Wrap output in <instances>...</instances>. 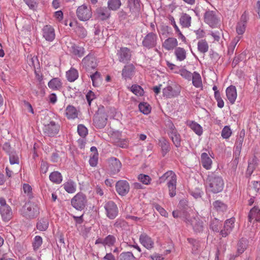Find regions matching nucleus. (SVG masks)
<instances>
[{"instance_id":"obj_1","label":"nucleus","mask_w":260,"mask_h":260,"mask_svg":"<svg viewBox=\"0 0 260 260\" xmlns=\"http://www.w3.org/2000/svg\"><path fill=\"white\" fill-rule=\"evenodd\" d=\"M206 186L208 191L216 193L222 190L224 182L221 177L211 172L208 175L206 181Z\"/></svg>"},{"instance_id":"obj_2","label":"nucleus","mask_w":260,"mask_h":260,"mask_svg":"<svg viewBox=\"0 0 260 260\" xmlns=\"http://www.w3.org/2000/svg\"><path fill=\"white\" fill-rule=\"evenodd\" d=\"M160 183L167 180L169 195L173 197L176 195L177 177L176 174L172 171H169L159 178Z\"/></svg>"},{"instance_id":"obj_3","label":"nucleus","mask_w":260,"mask_h":260,"mask_svg":"<svg viewBox=\"0 0 260 260\" xmlns=\"http://www.w3.org/2000/svg\"><path fill=\"white\" fill-rule=\"evenodd\" d=\"M21 212L22 215L27 219L34 218L39 214V207L34 203L28 202L22 207Z\"/></svg>"},{"instance_id":"obj_4","label":"nucleus","mask_w":260,"mask_h":260,"mask_svg":"<svg viewBox=\"0 0 260 260\" xmlns=\"http://www.w3.org/2000/svg\"><path fill=\"white\" fill-rule=\"evenodd\" d=\"M0 214L4 221L10 220L13 215L11 208L6 203L5 199L3 198H0Z\"/></svg>"},{"instance_id":"obj_5","label":"nucleus","mask_w":260,"mask_h":260,"mask_svg":"<svg viewBox=\"0 0 260 260\" xmlns=\"http://www.w3.org/2000/svg\"><path fill=\"white\" fill-rule=\"evenodd\" d=\"M76 15L78 19L83 21L89 20L92 16V12L89 6L83 4L78 7Z\"/></svg>"},{"instance_id":"obj_6","label":"nucleus","mask_w":260,"mask_h":260,"mask_svg":"<svg viewBox=\"0 0 260 260\" xmlns=\"http://www.w3.org/2000/svg\"><path fill=\"white\" fill-rule=\"evenodd\" d=\"M180 90V86L176 83H173L163 89V94L168 98L176 97L179 95Z\"/></svg>"},{"instance_id":"obj_7","label":"nucleus","mask_w":260,"mask_h":260,"mask_svg":"<svg viewBox=\"0 0 260 260\" xmlns=\"http://www.w3.org/2000/svg\"><path fill=\"white\" fill-rule=\"evenodd\" d=\"M86 203V197L82 193H77L71 200L72 206L76 210H83Z\"/></svg>"},{"instance_id":"obj_8","label":"nucleus","mask_w":260,"mask_h":260,"mask_svg":"<svg viewBox=\"0 0 260 260\" xmlns=\"http://www.w3.org/2000/svg\"><path fill=\"white\" fill-rule=\"evenodd\" d=\"M205 21L211 27H216L219 25V21L216 15L215 12L207 11L204 15Z\"/></svg>"},{"instance_id":"obj_9","label":"nucleus","mask_w":260,"mask_h":260,"mask_svg":"<svg viewBox=\"0 0 260 260\" xmlns=\"http://www.w3.org/2000/svg\"><path fill=\"white\" fill-rule=\"evenodd\" d=\"M82 64L87 71H90L96 67V60L93 55L88 54L82 59Z\"/></svg>"},{"instance_id":"obj_10","label":"nucleus","mask_w":260,"mask_h":260,"mask_svg":"<svg viewBox=\"0 0 260 260\" xmlns=\"http://www.w3.org/2000/svg\"><path fill=\"white\" fill-rule=\"evenodd\" d=\"M157 35L153 32L148 33L142 41L143 45L148 49L154 47L156 45Z\"/></svg>"},{"instance_id":"obj_11","label":"nucleus","mask_w":260,"mask_h":260,"mask_svg":"<svg viewBox=\"0 0 260 260\" xmlns=\"http://www.w3.org/2000/svg\"><path fill=\"white\" fill-rule=\"evenodd\" d=\"M59 129V126L54 121H50L45 124L43 128L44 133L47 136L53 137L56 135Z\"/></svg>"},{"instance_id":"obj_12","label":"nucleus","mask_w":260,"mask_h":260,"mask_svg":"<svg viewBox=\"0 0 260 260\" xmlns=\"http://www.w3.org/2000/svg\"><path fill=\"white\" fill-rule=\"evenodd\" d=\"M117 55L120 62L127 63L131 59V51L126 47H121L117 51Z\"/></svg>"},{"instance_id":"obj_13","label":"nucleus","mask_w":260,"mask_h":260,"mask_svg":"<svg viewBox=\"0 0 260 260\" xmlns=\"http://www.w3.org/2000/svg\"><path fill=\"white\" fill-rule=\"evenodd\" d=\"M107 216L110 219H114L118 214V208L113 201L106 203L104 206Z\"/></svg>"},{"instance_id":"obj_14","label":"nucleus","mask_w":260,"mask_h":260,"mask_svg":"<svg viewBox=\"0 0 260 260\" xmlns=\"http://www.w3.org/2000/svg\"><path fill=\"white\" fill-rule=\"evenodd\" d=\"M43 37L48 42H52L55 37V30L54 28L50 25H45L42 29Z\"/></svg>"},{"instance_id":"obj_15","label":"nucleus","mask_w":260,"mask_h":260,"mask_svg":"<svg viewBox=\"0 0 260 260\" xmlns=\"http://www.w3.org/2000/svg\"><path fill=\"white\" fill-rule=\"evenodd\" d=\"M116 190L117 193L122 196L126 195L129 191V185L126 180H119L115 185Z\"/></svg>"},{"instance_id":"obj_16","label":"nucleus","mask_w":260,"mask_h":260,"mask_svg":"<svg viewBox=\"0 0 260 260\" xmlns=\"http://www.w3.org/2000/svg\"><path fill=\"white\" fill-rule=\"evenodd\" d=\"M128 7L133 16L139 15L141 11L140 0H128Z\"/></svg>"},{"instance_id":"obj_17","label":"nucleus","mask_w":260,"mask_h":260,"mask_svg":"<svg viewBox=\"0 0 260 260\" xmlns=\"http://www.w3.org/2000/svg\"><path fill=\"white\" fill-rule=\"evenodd\" d=\"M109 168L112 174H116L119 172L122 165L119 160L115 157H111L108 160Z\"/></svg>"},{"instance_id":"obj_18","label":"nucleus","mask_w":260,"mask_h":260,"mask_svg":"<svg viewBox=\"0 0 260 260\" xmlns=\"http://www.w3.org/2000/svg\"><path fill=\"white\" fill-rule=\"evenodd\" d=\"M135 72V68L132 64H128L124 67L122 70V76L125 80L131 79Z\"/></svg>"},{"instance_id":"obj_19","label":"nucleus","mask_w":260,"mask_h":260,"mask_svg":"<svg viewBox=\"0 0 260 260\" xmlns=\"http://www.w3.org/2000/svg\"><path fill=\"white\" fill-rule=\"evenodd\" d=\"M225 92L228 100L231 104H234L237 97L236 87L231 85L226 88Z\"/></svg>"},{"instance_id":"obj_20","label":"nucleus","mask_w":260,"mask_h":260,"mask_svg":"<svg viewBox=\"0 0 260 260\" xmlns=\"http://www.w3.org/2000/svg\"><path fill=\"white\" fill-rule=\"evenodd\" d=\"M140 243L147 249H151L153 247L154 242L151 238L145 233L140 236Z\"/></svg>"},{"instance_id":"obj_21","label":"nucleus","mask_w":260,"mask_h":260,"mask_svg":"<svg viewBox=\"0 0 260 260\" xmlns=\"http://www.w3.org/2000/svg\"><path fill=\"white\" fill-rule=\"evenodd\" d=\"M126 218L128 220L127 222H125L124 221H122L121 222L120 221L117 222L116 223V226L119 225L120 228L122 226H125L127 223H130L131 221L134 222L136 223V224H131L127 225L128 226H135V225H140V223L142 222V219L138 218L136 216H127L126 217Z\"/></svg>"},{"instance_id":"obj_22","label":"nucleus","mask_w":260,"mask_h":260,"mask_svg":"<svg viewBox=\"0 0 260 260\" xmlns=\"http://www.w3.org/2000/svg\"><path fill=\"white\" fill-rule=\"evenodd\" d=\"M178 45V41L175 38H169L162 43V47L167 50L170 51L174 49Z\"/></svg>"},{"instance_id":"obj_23","label":"nucleus","mask_w":260,"mask_h":260,"mask_svg":"<svg viewBox=\"0 0 260 260\" xmlns=\"http://www.w3.org/2000/svg\"><path fill=\"white\" fill-rule=\"evenodd\" d=\"M246 20L245 16H242L240 20L237 23L236 27V32L238 36H242L245 31Z\"/></svg>"},{"instance_id":"obj_24","label":"nucleus","mask_w":260,"mask_h":260,"mask_svg":"<svg viewBox=\"0 0 260 260\" xmlns=\"http://www.w3.org/2000/svg\"><path fill=\"white\" fill-rule=\"evenodd\" d=\"M244 136H245V132L244 130H243L240 132L238 137L237 138L236 143H235V153L236 155H239L241 152Z\"/></svg>"},{"instance_id":"obj_25","label":"nucleus","mask_w":260,"mask_h":260,"mask_svg":"<svg viewBox=\"0 0 260 260\" xmlns=\"http://www.w3.org/2000/svg\"><path fill=\"white\" fill-rule=\"evenodd\" d=\"M249 220L250 222L254 221H258L260 220V210L254 207L249 212Z\"/></svg>"},{"instance_id":"obj_26","label":"nucleus","mask_w":260,"mask_h":260,"mask_svg":"<svg viewBox=\"0 0 260 260\" xmlns=\"http://www.w3.org/2000/svg\"><path fill=\"white\" fill-rule=\"evenodd\" d=\"M169 135L176 147H180L181 145V138L177 131L174 128L171 129Z\"/></svg>"},{"instance_id":"obj_27","label":"nucleus","mask_w":260,"mask_h":260,"mask_svg":"<svg viewBox=\"0 0 260 260\" xmlns=\"http://www.w3.org/2000/svg\"><path fill=\"white\" fill-rule=\"evenodd\" d=\"M62 186L64 190L69 193H73L76 190V184L72 180H69L65 182Z\"/></svg>"},{"instance_id":"obj_28","label":"nucleus","mask_w":260,"mask_h":260,"mask_svg":"<svg viewBox=\"0 0 260 260\" xmlns=\"http://www.w3.org/2000/svg\"><path fill=\"white\" fill-rule=\"evenodd\" d=\"M201 162L202 166L207 170L211 168L212 161L207 153H203L201 154Z\"/></svg>"},{"instance_id":"obj_29","label":"nucleus","mask_w":260,"mask_h":260,"mask_svg":"<svg viewBox=\"0 0 260 260\" xmlns=\"http://www.w3.org/2000/svg\"><path fill=\"white\" fill-rule=\"evenodd\" d=\"M186 51L181 47H177L174 51V54L177 60L182 61L185 60L186 58Z\"/></svg>"},{"instance_id":"obj_30","label":"nucleus","mask_w":260,"mask_h":260,"mask_svg":"<svg viewBox=\"0 0 260 260\" xmlns=\"http://www.w3.org/2000/svg\"><path fill=\"white\" fill-rule=\"evenodd\" d=\"M192 83L193 85L196 88H202L203 83L202 78L199 73L197 72H194L192 73L191 77Z\"/></svg>"},{"instance_id":"obj_31","label":"nucleus","mask_w":260,"mask_h":260,"mask_svg":"<svg viewBox=\"0 0 260 260\" xmlns=\"http://www.w3.org/2000/svg\"><path fill=\"white\" fill-rule=\"evenodd\" d=\"M187 125L198 136L202 135V127L196 122L188 121L187 122Z\"/></svg>"},{"instance_id":"obj_32","label":"nucleus","mask_w":260,"mask_h":260,"mask_svg":"<svg viewBox=\"0 0 260 260\" xmlns=\"http://www.w3.org/2000/svg\"><path fill=\"white\" fill-rule=\"evenodd\" d=\"M79 73L77 70L74 68H71L66 72V77L69 82H74L78 79Z\"/></svg>"},{"instance_id":"obj_33","label":"nucleus","mask_w":260,"mask_h":260,"mask_svg":"<svg viewBox=\"0 0 260 260\" xmlns=\"http://www.w3.org/2000/svg\"><path fill=\"white\" fill-rule=\"evenodd\" d=\"M110 12L107 8H100L96 10L97 18L101 20H104L110 16Z\"/></svg>"},{"instance_id":"obj_34","label":"nucleus","mask_w":260,"mask_h":260,"mask_svg":"<svg viewBox=\"0 0 260 260\" xmlns=\"http://www.w3.org/2000/svg\"><path fill=\"white\" fill-rule=\"evenodd\" d=\"M78 111L73 106L69 105L66 109V115L68 119H74L78 117Z\"/></svg>"},{"instance_id":"obj_35","label":"nucleus","mask_w":260,"mask_h":260,"mask_svg":"<svg viewBox=\"0 0 260 260\" xmlns=\"http://www.w3.org/2000/svg\"><path fill=\"white\" fill-rule=\"evenodd\" d=\"M48 86L52 90H58L62 87V82L59 78H54L48 82Z\"/></svg>"},{"instance_id":"obj_36","label":"nucleus","mask_w":260,"mask_h":260,"mask_svg":"<svg viewBox=\"0 0 260 260\" xmlns=\"http://www.w3.org/2000/svg\"><path fill=\"white\" fill-rule=\"evenodd\" d=\"M158 145L161 147L163 156H165L169 151L170 149L169 142L162 138L159 140Z\"/></svg>"},{"instance_id":"obj_37","label":"nucleus","mask_w":260,"mask_h":260,"mask_svg":"<svg viewBox=\"0 0 260 260\" xmlns=\"http://www.w3.org/2000/svg\"><path fill=\"white\" fill-rule=\"evenodd\" d=\"M209 45L205 40H201L198 42V50L201 53L205 54L208 51Z\"/></svg>"},{"instance_id":"obj_38","label":"nucleus","mask_w":260,"mask_h":260,"mask_svg":"<svg viewBox=\"0 0 260 260\" xmlns=\"http://www.w3.org/2000/svg\"><path fill=\"white\" fill-rule=\"evenodd\" d=\"M191 17L186 13L183 14L180 18V23L183 27H189L191 24Z\"/></svg>"},{"instance_id":"obj_39","label":"nucleus","mask_w":260,"mask_h":260,"mask_svg":"<svg viewBox=\"0 0 260 260\" xmlns=\"http://www.w3.org/2000/svg\"><path fill=\"white\" fill-rule=\"evenodd\" d=\"M49 179L52 182L59 184L62 180V177L60 173L58 171H54L50 174Z\"/></svg>"},{"instance_id":"obj_40","label":"nucleus","mask_w":260,"mask_h":260,"mask_svg":"<svg viewBox=\"0 0 260 260\" xmlns=\"http://www.w3.org/2000/svg\"><path fill=\"white\" fill-rule=\"evenodd\" d=\"M71 51L74 55L81 57L84 54L85 49L83 47L74 45L71 47Z\"/></svg>"},{"instance_id":"obj_41","label":"nucleus","mask_w":260,"mask_h":260,"mask_svg":"<svg viewBox=\"0 0 260 260\" xmlns=\"http://www.w3.org/2000/svg\"><path fill=\"white\" fill-rule=\"evenodd\" d=\"M90 78L92 82V85L94 87H98L102 82V78L100 74L96 71L94 74L90 75Z\"/></svg>"},{"instance_id":"obj_42","label":"nucleus","mask_w":260,"mask_h":260,"mask_svg":"<svg viewBox=\"0 0 260 260\" xmlns=\"http://www.w3.org/2000/svg\"><path fill=\"white\" fill-rule=\"evenodd\" d=\"M119 260H137L131 252H123L119 255Z\"/></svg>"},{"instance_id":"obj_43","label":"nucleus","mask_w":260,"mask_h":260,"mask_svg":"<svg viewBox=\"0 0 260 260\" xmlns=\"http://www.w3.org/2000/svg\"><path fill=\"white\" fill-rule=\"evenodd\" d=\"M169 19L171 24L173 25L175 30L176 32L178 34L179 37H180L182 39H185V37L182 35L179 27L177 25L174 17L173 16H170L169 18Z\"/></svg>"},{"instance_id":"obj_44","label":"nucleus","mask_w":260,"mask_h":260,"mask_svg":"<svg viewBox=\"0 0 260 260\" xmlns=\"http://www.w3.org/2000/svg\"><path fill=\"white\" fill-rule=\"evenodd\" d=\"M131 91L137 96H142L144 94L143 89L138 85H133L131 87Z\"/></svg>"},{"instance_id":"obj_45","label":"nucleus","mask_w":260,"mask_h":260,"mask_svg":"<svg viewBox=\"0 0 260 260\" xmlns=\"http://www.w3.org/2000/svg\"><path fill=\"white\" fill-rule=\"evenodd\" d=\"M108 7L112 10H117L121 6L120 0H109L108 1Z\"/></svg>"},{"instance_id":"obj_46","label":"nucleus","mask_w":260,"mask_h":260,"mask_svg":"<svg viewBox=\"0 0 260 260\" xmlns=\"http://www.w3.org/2000/svg\"><path fill=\"white\" fill-rule=\"evenodd\" d=\"M140 111L144 114H148L151 111V107L149 104L146 103H141L139 105Z\"/></svg>"},{"instance_id":"obj_47","label":"nucleus","mask_w":260,"mask_h":260,"mask_svg":"<svg viewBox=\"0 0 260 260\" xmlns=\"http://www.w3.org/2000/svg\"><path fill=\"white\" fill-rule=\"evenodd\" d=\"M213 206L218 211H224L226 209V206L219 201H215L213 203Z\"/></svg>"},{"instance_id":"obj_48","label":"nucleus","mask_w":260,"mask_h":260,"mask_svg":"<svg viewBox=\"0 0 260 260\" xmlns=\"http://www.w3.org/2000/svg\"><path fill=\"white\" fill-rule=\"evenodd\" d=\"M179 73L184 79H185L188 81L191 80L192 73L189 72L187 70L181 69V70H180Z\"/></svg>"},{"instance_id":"obj_49","label":"nucleus","mask_w":260,"mask_h":260,"mask_svg":"<svg viewBox=\"0 0 260 260\" xmlns=\"http://www.w3.org/2000/svg\"><path fill=\"white\" fill-rule=\"evenodd\" d=\"M232 133V131L230 127L228 126H225L221 131V136L223 139H226L230 137Z\"/></svg>"},{"instance_id":"obj_50","label":"nucleus","mask_w":260,"mask_h":260,"mask_svg":"<svg viewBox=\"0 0 260 260\" xmlns=\"http://www.w3.org/2000/svg\"><path fill=\"white\" fill-rule=\"evenodd\" d=\"M256 161L255 159H252L248 163V168L247 169V174L251 175L255 168V165Z\"/></svg>"},{"instance_id":"obj_51","label":"nucleus","mask_w":260,"mask_h":260,"mask_svg":"<svg viewBox=\"0 0 260 260\" xmlns=\"http://www.w3.org/2000/svg\"><path fill=\"white\" fill-rule=\"evenodd\" d=\"M42 244V239L39 236H36L34 238L33 247L35 250L38 249Z\"/></svg>"},{"instance_id":"obj_52","label":"nucleus","mask_w":260,"mask_h":260,"mask_svg":"<svg viewBox=\"0 0 260 260\" xmlns=\"http://www.w3.org/2000/svg\"><path fill=\"white\" fill-rule=\"evenodd\" d=\"M138 180L145 185H148L150 182V177L147 175L140 174L138 176Z\"/></svg>"},{"instance_id":"obj_53","label":"nucleus","mask_w":260,"mask_h":260,"mask_svg":"<svg viewBox=\"0 0 260 260\" xmlns=\"http://www.w3.org/2000/svg\"><path fill=\"white\" fill-rule=\"evenodd\" d=\"M79 135L82 137H85L88 134L87 128L82 124H79L77 129Z\"/></svg>"},{"instance_id":"obj_54","label":"nucleus","mask_w":260,"mask_h":260,"mask_svg":"<svg viewBox=\"0 0 260 260\" xmlns=\"http://www.w3.org/2000/svg\"><path fill=\"white\" fill-rule=\"evenodd\" d=\"M23 190L28 198H31L32 197V188L29 184H24L23 185Z\"/></svg>"},{"instance_id":"obj_55","label":"nucleus","mask_w":260,"mask_h":260,"mask_svg":"<svg viewBox=\"0 0 260 260\" xmlns=\"http://www.w3.org/2000/svg\"><path fill=\"white\" fill-rule=\"evenodd\" d=\"M9 160L11 165L18 164L19 162L18 156L16 153H11L10 154Z\"/></svg>"},{"instance_id":"obj_56","label":"nucleus","mask_w":260,"mask_h":260,"mask_svg":"<svg viewBox=\"0 0 260 260\" xmlns=\"http://www.w3.org/2000/svg\"><path fill=\"white\" fill-rule=\"evenodd\" d=\"M173 216L174 218L180 217L183 219H187L186 213L184 211H174L172 213Z\"/></svg>"},{"instance_id":"obj_57","label":"nucleus","mask_w":260,"mask_h":260,"mask_svg":"<svg viewBox=\"0 0 260 260\" xmlns=\"http://www.w3.org/2000/svg\"><path fill=\"white\" fill-rule=\"evenodd\" d=\"M49 221L47 218L41 219L37 224V228H48L49 226Z\"/></svg>"},{"instance_id":"obj_58","label":"nucleus","mask_w":260,"mask_h":260,"mask_svg":"<svg viewBox=\"0 0 260 260\" xmlns=\"http://www.w3.org/2000/svg\"><path fill=\"white\" fill-rule=\"evenodd\" d=\"M115 242V238L113 236L109 235L104 240V244L108 246L113 245Z\"/></svg>"},{"instance_id":"obj_59","label":"nucleus","mask_w":260,"mask_h":260,"mask_svg":"<svg viewBox=\"0 0 260 260\" xmlns=\"http://www.w3.org/2000/svg\"><path fill=\"white\" fill-rule=\"evenodd\" d=\"M76 33L81 38H84L87 36V31L83 27H78L77 28Z\"/></svg>"},{"instance_id":"obj_60","label":"nucleus","mask_w":260,"mask_h":260,"mask_svg":"<svg viewBox=\"0 0 260 260\" xmlns=\"http://www.w3.org/2000/svg\"><path fill=\"white\" fill-rule=\"evenodd\" d=\"M86 98L89 105H90L91 102L96 98V95L93 92L89 90L86 94Z\"/></svg>"},{"instance_id":"obj_61","label":"nucleus","mask_w":260,"mask_h":260,"mask_svg":"<svg viewBox=\"0 0 260 260\" xmlns=\"http://www.w3.org/2000/svg\"><path fill=\"white\" fill-rule=\"evenodd\" d=\"M98 153H94L92 156L90 157L89 162V164L92 167L95 166L98 164Z\"/></svg>"},{"instance_id":"obj_62","label":"nucleus","mask_w":260,"mask_h":260,"mask_svg":"<svg viewBox=\"0 0 260 260\" xmlns=\"http://www.w3.org/2000/svg\"><path fill=\"white\" fill-rule=\"evenodd\" d=\"M260 189V182L258 181H252L250 190H254L256 193L259 192Z\"/></svg>"},{"instance_id":"obj_63","label":"nucleus","mask_w":260,"mask_h":260,"mask_svg":"<svg viewBox=\"0 0 260 260\" xmlns=\"http://www.w3.org/2000/svg\"><path fill=\"white\" fill-rule=\"evenodd\" d=\"M95 125L99 128H103L106 123V119H103L102 122H100V120L97 118H95L93 120Z\"/></svg>"},{"instance_id":"obj_64","label":"nucleus","mask_w":260,"mask_h":260,"mask_svg":"<svg viewBox=\"0 0 260 260\" xmlns=\"http://www.w3.org/2000/svg\"><path fill=\"white\" fill-rule=\"evenodd\" d=\"M241 38L242 37L239 36H236L235 38H234V39L231 42L229 48H232V49L234 50L238 43L241 40Z\"/></svg>"}]
</instances>
